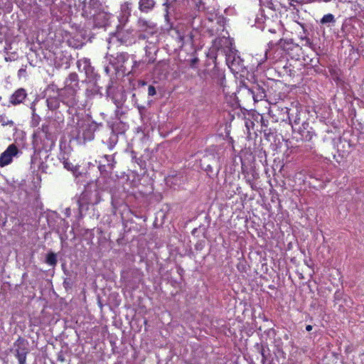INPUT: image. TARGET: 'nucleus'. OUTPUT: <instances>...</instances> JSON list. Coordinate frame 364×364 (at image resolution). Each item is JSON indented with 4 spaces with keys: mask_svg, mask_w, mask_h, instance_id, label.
Listing matches in <instances>:
<instances>
[{
    "mask_svg": "<svg viewBox=\"0 0 364 364\" xmlns=\"http://www.w3.org/2000/svg\"><path fill=\"white\" fill-rule=\"evenodd\" d=\"M41 132L33 135V143L40 149H51L55 145V141L52 134L49 132V127L46 124H43Z\"/></svg>",
    "mask_w": 364,
    "mask_h": 364,
    "instance_id": "obj_1",
    "label": "nucleus"
},
{
    "mask_svg": "<svg viewBox=\"0 0 364 364\" xmlns=\"http://www.w3.org/2000/svg\"><path fill=\"white\" fill-rule=\"evenodd\" d=\"M80 89L78 75L71 73L65 80L64 92L70 97L69 102L75 104V95Z\"/></svg>",
    "mask_w": 364,
    "mask_h": 364,
    "instance_id": "obj_2",
    "label": "nucleus"
},
{
    "mask_svg": "<svg viewBox=\"0 0 364 364\" xmlns=\"http://www.w3.org/2000/svg\"><path fill=\"white\" fill-rule=\"evenodd\" d=\"M116 38L121 43L126 46L132 45L135 42L134 29L125 28L124 26H117V31L112 33L110 40Z\"/></svg>",
    "mask_w": 364,
    "mask_h": 364,
    "instance_id": "obj_3",
    "label": "nucleus"
},
{
    "mask_svg": "<svg viewBox=\"0 0 364 364\" xmlns=\"http://www.w3.org/2000/svg\"><path fill=\"white\" fill-rule=\"evenodd\" d=\"M16 348V357L18 360V364H26V355L28 353V350L26 347L25 341L19 338L14 344Z\"/></svg>",
    "mask_w": 364,
    "mask_h": 364,
    "instance_id": "obj_4",
    "label": "nucleus"
},
{
    "mask_svg": "<svg viewBox=\"0 0 364 364\" xmlns=\"http://www.w3.org/2000/svg\"><path fill=\"white\" fill-rule=\"evenodd\" d=\"M18 153V149L16 144H11L8 148L1 153V167L9 165L13 161V157Z\"/></svg>",
    "mask_w": 364,
    "mask_h": 364,
    "instance_id": "obj_5",
    "label": "nucleus"
},
{
    "mask_svg": "<svg viewBox=\"0 0 364 364\" xmlns=\"http://www.w3.org/2000/svg\"><path fill=\"white\" fill-rule=\"evenodd\" d=\"M137 27L140 32L146 33L150 36L154 34L156 32V24L144 18H139L137 21Z\"/></svg>",
    "mask_w": 364,
    "mask_h": 364,
    "instance_id": "obj_6",
    "label": "nucleus"
},
{
    "mask_svg": "<svg viewBox=\"0 0 364 364\" xmlns=\"http://www.w3.org/2000/svg\"><path fill=\"white\" fill-rule=\"evenodd\" d=\"M110 15L100 11L93 15L94 25L97 28H105L109 25Z\"/></svg>",
    "mask_w": 364,
    "mask_h": 364,
    "instance_id": "obj_7",
    "label": "nucleus"
},
{
    "mask_svg": "<svg viewBox=\"0 0 364 364\" xmlns=\"http://www.w3.org/2000/svg\"><path fill=\"white\" fill-rule=\"evenodd\" d=\"M309 123H302L301 127L299 129V134L302 141H310L315 135L311 127H309Z\"/></svg>",
    "mask_w": 364,
    "mask_h": 364,
    "instance_id": "obj_8",
    "label": "nucleus"
},
{
    "mask_svg": "<svg viewBox=\"0 0 364 364\" xmlns=\"http://www.w3.org/2000/svg\"><path fill=\"white\" fill-rule=\"evenodd\" d=\"M27 96L26 90L19 88L14 92L10 97V102L14 105H19L23 102Z\"/></svg>",
    "mask_w": 364,
    "mask_h": 364,
    "instance_id": "obj_9",
    "label": "nucleus"
},
{
    "mask_svg": "<svg viewBox=\"0 0 364 364\" xmlns=\"http://www.w3.org/2000/svg\"><path fill=\"white\" fill-rule=\"evenodd\" d=\"M155 0H139V9L143 13H149L155 7Z\"/></svg>",
    "mask_w": 364,
    "mask_h": 364,
    "instance_id": "obj_10",
    "label": "nucleus"
},
{
    "mask_svg": "<svg viewBox=\"0 0 364 364\" xmlns=\"http://www.w3.org/2000/svg\"><path fill=\"white\" fill-rule=\"evenodd\" d=\"M255 346L257 348L259 353L262 355V364H273V359L272 358L269 353H266L265 350L262 344L257 343Z\"/></svg>",
    "mask_w": 364,
    "mask_h": 364,
    "instance_id": "obj_11",
    "label": "nucleus"
},
{
    "mask_svg": "<svg viewBox=\"0 0 364 364\" xmlns=\"http://www.w3.org/2000/svg\"><path fill=\"white\" fill-rule=\"evenodd\" d=\"M82 137L85 140L91 141L95 137V129L92 124H87L82 130Z\"/></svg>",
    "mask_w": 364,
    "mask_h": 364,
    "instance_id": "obj_12",
    "label": "nucleus"
},
{
    "mask_svg": "<svg viewBox=\"0 0 364 364\" xmlns=\"http://www.w3.org/2000/svg\"><path fill=\"white\" fill-rule=\"evenodd\" d=\"M63 164L65 169L70 171L76 177L78 176L79 166L74 165L68 159L65 158H63Z\"/></svg>",
    "mask_w": 364,
    "mask_h": 364,
    "instance_id": "obj_13",
    "label": "nucleus"
},
{
    "mask_svg": "<svg viewBox=\"0 0 364 364\" xmlns=\"http://www.w3.org/2000/svg\"><path fill=\"white\" fill-rule=\"evenodd\" d=\"M279 109L282 112V117H281L279 119V118L275 119V122H278L280 119L282 121L289 120L291 122V114L289 113L290 109L287 107H277V110H279Z\"/></svg>",
    "mask_w": 364,
    "mask_h": 364,
    "instance_id": "obj_14",
    "label": "nucleus"
},
{
    "mask_svg": "<svg viewBox=\"0 0 364 364\" xmlns=\"http://www.w3.org/2000/svg\"><path fill=\"white\" fill-rule=\"evenodd\" d=\"M260 122H261V131L262 132H264V135L268 136L270 134H272V129L268 128V120L264 119L263 116L260 117Z\"/></svg>",
    "mask_w": 364,
    "mask_h": 364,
    "instance_id": "obj_15",
    "label": "nucleus"
},
{
    "mask_svg": "<svg viewBox=\"0 0 364 364\" xmlns=\"http://www.w3.org/2000/svg\"><path fill=\"white\" fill-rule=\"evenodd\" d=\"M103 158L107 161V168H109V171L111 172L114 167V164L116 163L114 156L112 155L105 154Z\"/></svg>",
    "mask_w": 364,
    "mask_h": 364,
    "instance_id": "obj_16",
    "label": "nucleus"
},
{
    "mask_svg": "<svg viewBox=\"0 0 364 364\" xmlns=\"http://www.w3.org/2000/svg\"><path fill=\"white\" fill-rule=\"evenodd\" d=\"M335 22L336 19L332 14H325L320 21V23L323 25L330 23H334Z\"/></svg>",
    "mask_w": 364,
    "mask_h": 364,
    "instance_id": "obj_17",
    "label": "nucleus"
},
{
    "mask_svg": "<svg viewBox=\"0 0 364 364\" xmlns=\"http://www.w3.org/2000/svg\"><path fill=\"white\" fill-rule=\"evenodd\" d=\"M261 10L263 11L262 8L264 6L272 11H275L274 5L272 0H259Z\"/></svg>",
    "mask_w": 364,
    "mask_h": 364,
    "instance_id": "obj_18",
    "label": "nucleus"
},
{
    "mask_svg": "<svg viewBox=\"0 0 364 364\" xmlns=\"http://www.w3.org/2000/svg\"><path fill=\"white\" fill-rule=\"evenodd\" d=\"M46 262L51 266L55 265L57 263L55 254L53 252L48 253L46 256Z\"/></svg>",
    "mask_w": 364,
    "mask_h": 364,
    "instance_id": "obj_19",
    "label": "nucleus"
},
{
    "mask_svg": "<svg viewBox=\"0 0 364 364\" xmlns=\"http://www.w3.org/2000/svg\"><path fill=\"white\" fill-rule=\"evenodd\" d=\"M258 90H259V92L258 94H257L256 95L253 96L255 101L262 100L265 97L264 90H260V89H258Z\"/></svg>",
    "mask_w": 364,
    "mask_h": 364,
    "instance_id": "obj_20",
    "label": "nucleus"
},
{
    "mask_svg": "<svg viewBox=\"0 0 364 364\" xmlns=\"http://www.w3.org/2000/svg\"><path fill=\"white\" fill-rule=\"evenodd\" d=\"M106 144L109 150H112L115 146L116 141L112 140V138H109V140L106 142Z\"/></svg>",
    "mask_w": 364,
    "mask_h": 364,
    "instance_id": "obj_21",
    "label": "nucleus"
},
{
    "mask_svg": "<svg viewBox=\"0 0 364 364\" xmlns=\"http://www.w3.org/2000/svg\"><path fill=\"white\" fill-rule=\"evenodd\" d=\"M156 89H155L154 86L149 85L148 87V95L149 96H154L156 95Z\"/></svg>",
    "mask_w": 364,
    "mask_h": 364,
    "instance_id": "obj_22",
    "label": "nucleus"
},
{
    "mask_svg": "<svg viewBox=\"0 0 364 364\" xmlns=\"http://www.w3.org/2000/svg\"><path fill=\"white\" fill-rule=\"evenodd\" d=\"M107 165H105V164H100L98 166V168H99L100 171L101 172V173L107 172Z\"/></svg>",
    "mask_w": 364,
    "mask_h": 364,
    "instance_id": "obj_23",
    "label": "nucleus"
},
{
    "mask_svg": "<svg viewBox=\"0 0 364 364\" xmlns=\"http://www.w3.org/2000/svg\"><path fill=\"white\" fill-rule=\"evenodd\" d=\"M294 124H299L300 123L299 113L296 112L295 117L293 119Z\"/></svg>",
    "mask_w": 364,
    "mask_h": 364,
    "instance_id": "obj_24",
    "label": "nucleus"
},
{
    "mask_svg": "<svg viewBox=\"0 0 364 364\" xmlns=\"http://www.w3.org/2000/svg\"><path fill=\"white\" fill-rule=\"evenodd\" d=\"M7 124H10V126L13 127V130L15 129L14 126V122L12 121H10L9 122L6 123V122H3L1 120V125L2 126H5V125H7Z\"/></svg>",
    "mask_w": 364,
    "mask_h": 364,
    "instance_id": "obj_25",
    "label": "nucleus"
},
{
    "mask_svg": "<svg viewBox=\"0 0 364 364\" xmlns=\"http://www.w3.org/2000/svg\"><path fill=\"white\" fill-rule=\"evenodd\" d=\"M305 46H309L310 48H312L313 43L310 41L309 38H306V39Z\"/></svg>",
    "mask_w": 364,
    "mask_h": 364,
    "instance_id": "obj_26",
    "label": "nucleus"
},
{
    "mask_svg": "<svg viewBox=\"0 0 364 364\" xmlns=\"http://www.w3.org/2000/svg\"><path fill=\"white\" fill-rule=\"evenodd\" d=\"M148 38V36L146 34H144V33H140L139 35V38L141 39V40H144L146 38Z\"/></svg>",
    "mask_w": 364,
    "mask_h": 364,
    "instance_id": "obj_27",
    "label": "nucleus"
},
{
    "mask_svg": "<svg viewBox=\"0 0 364 364\" xmlns=\"http://www.w3.org/2000/svg\"><path fill=\"white\" fill-rule=\"evenodd\" d=\"M267 59V50H266L264 51V58L261 60V62L259 63V64H262V63H263L264 61H265Z\"/></svg>",
    "mask_w": 364,
    "mask_h": 364,
    "instance_id": "obj_28",
    "label": "nucleus"
},
{
    "mask_svg": "<svg viewBox=\"0 0 364 364\" xmlns=\"http://www.w3.org/2000/svg\"><path fill=\"white\" fill-rule=\"evenodd\" d=\"M341 294L339 293V291H336L334 294V299L335 300H337L338 299L339 296H340Z\"/></svg>",
    "mask_w": 364,
    "mask_h": 364,
    "instance_id": "obj_29",
    "label": "nucleus"
},
{
    "mask_svg": "<svg viewBox=\"0 0 364 364\" xmlns=\"http://www.w3.org/2000/svg\"><path fill=\"white\" fill-rule=\"evenodd\" d=\"M312 328H313V326H312L311 325H307V326H306V330L307 331H311L312 330Z\"/></svg>",
    "mask_w": 364,
    "mask_h": 364,
    "instance_id": "obj_30",
    "label": "nucleus"
},
{
    "mask_svg": "<svg viewBox=\"0 0 364 364\" xmlns=\"http://www.w3.org/2000/svg\"><path fill=\"white\" fill-rule=\"evenodd\" d=\"M131 5V3H129V2H126L124 4V6L127 9H129L130 10V8H129V6Z\"/></svg>",
    "mask_w": 364,
    "mask_h": 364,
    "instance_id": "obj_31",
    "label": "nucleus"
},
{
    "mask_svg": "<svg viewBox=\"0 0 364 364\" xmlns=\"http://www.w3.org/2000/svg\"><path fill=\"white\" fill-rule=\"evenodd\" d=\"M294 48L296 50H301V48L299 46H294Z\"/></svg>",
    "mask_w": 364,
    "mask_h": 364,
    "instance_id": "obj_32",
    "label": "nucleus"
},
{
    "mask_svg": "<svg viewBox=\"0 0 364 364\" xmlns=\"http://www.w3.org/2000/svg\"><path fill=\"white\" fill-rule=\"evenodd\" d=\"M58 360H60L61 363H63L65 360H64L63 358H62V356H59L58 357Z\"/></svg>",
    "mask_w": 364,
    "mask_h": 364,
    "instance_id": "obj_33",
    "label": "nucleus"
},
{
    "mask_svg": "<svg viewBox=\"0 0 364 364\" xmlns=\"http://www.w3.org/2000/svg\"><path fill=\"white\" fill-rule=\"evenodd\" d=\"M272 112H273L272 109L269 110V114L273 117V116L272 115Z\"/></svg>",
    "mask_w": 364,
    "mask_h": 364,
    "instance_id": "obj_34",
    "label": "nucleus"
},
{
    "mask_svg": "<svg viewBox=\"0 0 364 364\" xmlns=\"http://www.w3.org/2000/svg\"><path fill=\"white\" fill-rule=\"evenodd\" d=\"M272 45H273V44H272V42H269V48H271V47L272 46Z\"/></svg>",
    "mask_w": 364,
    "mask_h": 364,
    "instance_id": "obj_35",
    "label": "nucleus"
},
{
    "mask_svg": "<svg viewBox=\"0 0 364 364\" xmlns=\"http://www.w3.org/2000/svg\"><path fill=\"white\" fill-rule=\"evenodd\" d=\"M210 170V166H208V168H205V171Z\"/></svg>",
    "mask_w": 364,
    "mask_h": 364,
    "instance_id": "obj_36",
    "label": "nucleus"
},
{
    "mask_svg": "<svg viewBox=\"0 0 364 364\" xmlns=\"http://www.w3.org/2000/svg\"><path fill=\"white\" fill-rule=\"evenodd\" d=\"M210 170V166H208V168H205V171Z\"/></svg>",
    "mask_w": 364,
    "mask_h": 364,
    "instance_id": "obj_37",
    "label": "nucleus"
},
{
    "mask_svg": "<svg viewBox=\"0 0 364 364\" xmlns=\"http://www.w3.org/2000/svg\"><path fill=\"white\" fill-rule=\"evenodd\" d=\"M210 170V166H208V168H205V171Z\"/></svg>",
    "mask_w": 364,
    "mask_h": 364,
    "instance_id": "obj_38",
    "label": "nucleus"
},
{
    "mask_svg": "<svg viewBox=\"0 0 364 364\" xmlns=\"http://www.w3.org/2000/svg\"><path fill=\"white\" fill-rule=\"evenodd\" d=\"M78 204H79V208H81V205L80 203V201H78Z\"/></svg>",
    "mask_w": 364,
    "mask_h": 364,
    "instance_id": "obj_39",
    "label": "nucleus"
}]
</instances>
